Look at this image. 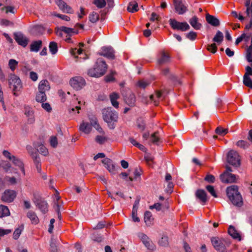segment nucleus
I'll list each match as a JSON object with an SVG mask.
<instances>
[{
    "label": "nucleus",
    "mask_w": 252,
    "mask_h": 252,
    "mask_svg": "<svg viewBox=\"0 0 252 252\" xmlns=\"http://www.w3.org/2000/svg\"><path fill=\"white\" fill-rule=\"evenodd\" d=\"M107 67L105 61L102 58H98L96 60L94 67L88 70V74L91 77H101L106 72Z\"/></svg>",
    "instance_id": "obj_1"
},
{
    "label": "nucleus",
    "mask_w": 252,
    "mask_h": 252,
    "mask_svg": "<svg viewBox=\"0 0 252 252\" xmlns=\"http://www.w3.org/2000/svg\"><path fill=\"white\" fill-rule=\"evenodd\" d=\"M228 197L232 203L236 206L241 207L243 205L242 197L238 191V188L237 186H231L226 189Z\"/></svg>",
    "instance_id": "obj_2"
},
{
    "label": "nucleus",
    "mask_w": 252,
    "mask_h": 252,
    "mask_svg": "<svg viewBox=\"0 0 252 252\" xmlns=\"http://www.w3.org/2000/svg\"><path fill=\"white\" fill-rule=\"evenodd\" d=\"M103 118L110 129H114L115 127V125L118 119L116 111H104Z\"/></svg>",
    "instance_id": "obj_3"
},
{
    "label": "nucleus",
    "mask_w": 252,
    "mask_h": 252,
    "mask_svg": "<svg viewBox=\"0 0 252 252\" xmlns=\"http://www.w3.org/2000/svg\"><path fill=\"white\" fill-rule=\"evenodd\" d=\"M227 161L234 166H239L241 164V159L238 153L233 150H230L227 154Z\"/></svg>",
    "instance_id": "obj_4"
},
{
    "label": "nucleus",
    "mask_w": 252,
    "mask_h": 252,
    "mask_svg": "<svg viewBox=\"0 0 252 252\" xmlns=\"http://www.w3.org/2000/svg\"><path fill=\"white\" fill-rule=\"evenodd\" d=\"M8 81L10 87L12 88L14 94L16 95V92L19 91L22 87L21 80L16 75L11 74L9 76Z\"/></svg>",
    "instance_id": "obj_5"
},
{
    "label": "nucleus",
    "mask_w": 252,
    "mask_h": 252,
    "mask_svg": "<svg viewBox=\"0 0 252 252\" xmlns=\"http://www.w3.org/2000/svg\"><path fill=\"white\" fill-rule=\"evenodd\" d=\"M169 22L170 25L174 30L184 32L190 29L189 25L187 22H179L174 19H170Z\"/></svg>",
    "instance_id": "obj_6"
},
{
    "label": "nucleus",
    "mask_w": 252,
    "mask_h": 252,
    "mask_svg": "<svg viewBox=\"0 0 252 252\" xmlns=\"http://www.w3.org/2000/svg\"><path fill=\"white\" fill-rule=\"evenodd\" d=\"M137 236L148 250L154 251L156 249L155 245L147 235L143 233L139 232L137 234Z\"/></svg>",
    "instance_id": "obj_7"
},
{
    "label": "nucleus",
    "mask_w": 252,
    "mask_h": 252,
    "mask_svg": "<svg viewBox=\"0 0 252 252\" xmlns=\"http://www.w3.org/2000/svg\"><path fill=\"white\" fill-rule=\"evenodd\" d=\"M71 86L76 90H80L86 85L85 79L80 76H76L70 80Z\"/></svg>",
    "instance_id": "obj_8"
},
{
    "label": "nucleus",
    "mask_w": 252,
    "mask_h": 252,
    "mask_svg": "<svg viewBox=\"0 0 252 252\" xmlns=\"http://www.w3.org/2000/svg\"><path fill=\"white\" fill-rule=\"evenodd\" d=\"M114 53V50L112 47H102L101 51L98 53V54L109 59L113 60L115 57Z\"/></svg>",
    "instance_id": "obj_9"
},
{
    "label": "nucleus",
    "mask_w": 252,
    "mask_h": 252,
    "mask_svg": "<svg viewBox=\"0 0 252 252\" xmlns=\"http://www.w3.org/2000/svg\"><path fill=\"white\" fill-rule=\"evenodd\" d=\"M223 241V240H220L218 238L216 237H213L211 239V242L214 248L220 252H224L226 250V248Z\"/></svg>",
    "instance_id": "obj_10"
},
{
    "label": "nucleus",
    "mask_w": 252,
    "mask_h": 252,
    "mask_svg": "<svg viewBox=\"0 0 252 252\" xmlns=\"http://www.w3.org/2000/svg\"><path fill=\"white\" fill-rule=\"evenodd\" d=\"M16 196V193L14 190H6L2 195L1 200L6 202H12Z\"/></svg>",
    "instance_id": "obj_11"
},
{
    "label": "nucleus",
    "mask_w": 252,
    "mask_h": 252,
    "mask_svg": "<svg viewBox=\"0 0 252 252\" xmlns=\"http://www.w3.org/2000/svg\"><path fill=\"white\" fill-rule=\"evenodd\" d=\"M174 5L176 12L180 15L184 14L188 10L187 6L182 0H174Z\"/></svg>",
    "instance_id": "obj_12"
},
{
    "label": "nucleus",
    "mask_w": 252,
    "mask_h": 252,
    "mask_svg": "<svg viewBox=\"0 0 252 252\" xmlns=\"http://www.w3.org/2000/svg\"><path fill=\"white\" fill-rule=\"evenodd\" d=\"M34 202L36 206L43 214L48 212L49 205L46 201L41 199H37L34 201Z\"/></svg>",
    "instance_id": "obj_13"
},
{
    "label": "nucleus",
    "mask_w": 252,
    "mask_h": 252,
    "mask_svg": "<svg viewBox=\"0 0 252 252\" xmlns=\"http://www.w3.org/2000/svg\"><path fill=\"white\" fill-rule=\"evenodd\" d=\"M14 38L19 45L24 47L27 45L28 39L21 32H15L14 33Z\"/></svg>",
    "instance_id": "obj_14"
},
{
    "label": "nucleus",
    "mask_w": 252,
    "mask_h": 252,
    "mask_svg": "<svg viewBox=\"0 0 252 252\" xmlns=\"http://www.w3.org/2000/svg\"><path fill=\"white\" fill-rule=\"evenodd\" d=\"M220 179L223 183H231L236 182V177L231 173H223L220 175Z\"/></svg>",
    "instance_id": "obj_15"
},
{
    "label": "nucleus",
    "mask_w": 252,
    "mask_h": 252,
    "mask_svg": "<svg viewBox=\"0 0 252 252\" xmlns=\"http://www.w3.org/2000/svg\"><path fill=\"white\" fill-rule=\"evenodd\" d=\"M105 168L112 174H116V167L113 161L109 158H105L102 161Z\"/></svg>",
    "instance_id": "obj_16"
},
{
    "label": "nucleus",
    "mask_w": 252,
    "mask_h": 252,
    "mask_svg": "<svg viewBox=\"0 0 252 252\" xmlns=\"http://www.w3.org/2000/svg\"><path fill=\"white\" fill-rule=\"evenodd\" d=\"M55 2L63 12L67 13H72L73 12L71 7L68 5L63 0H55Z\"/></svg>",
    "instance_id": "obj_17"
},
{
    "label": "nucleus",
    "mask_w": 252,
    "mask_h": 252,
    "mask_svg": "<svg viewBox=\"0 0 252 252\" xmlns=\"http://www.w3.org/2000/svg\"><path fill=\"white\" fill-rule=\"evenodd\" d=\"M163 98V95L159 91H157L155 94L150 96L149 101L153 103L155 106H158L160 100Z\"/></svg>",
    "instance_id": "obj_18"
},
{
    "label": "nucleus",
    "mask_w": 252,
    "mask_h": 252,
    "mask_svg": "<svg viewBox=\"0 0 252 252\" xmlns=\"http://www.w3.org/2000/svg\"><path fill=\"white\" fill-rule=\"evenodd\" d=\"M89 120L91 123L90 125L92 126H93L98 132L100 133H103L104 132L102 128L98 123L97 119L95 116L89 115Z\"/></svg>",
    "instance_id": "obj_19"
},
{
    "label": "nucleus",
    "mask_w": 252,
    "mask_h": 252,
    "mask_svg": "<svg viewBox=\"0 0 252 252\" xmlns=\"http://www.w3.org/2000/svg\"><path fill=\"white\" fill-rule=\"evenodd\" d=\"M33 146L41 155L46 156L48 155V151L45 146L41 142H34Z\"/></svg>",
    "instance_id": "obj_20"
},
{
    "label": "nucleus",
    "mask_w": 252,
    "mask_h": 252,
    "mask_svg": "<svg viewBox=\"0 0 252 252\" xmlns=\"http://www.w3.org/2000/svg\"><path fill=\"white\" fill-rule=\"evenodd\" d=\"M50 83L47 80H42L38 84V91L45 93L50 89Z\"/></svg>",
    "instance_id": "obj_21"
},
{
    "label": "nucleus",
    "mask_w": 252,
    "mask_h": 252,
    "mask_svg": "<svg viewBox=\"0 0 252 252\" xmlns=\"http://www.w3.org/2000/svg\"><path fill=\"white\" fill-rule=\"evenodd\" d=\"M206 20L209 24L214 27H218L220 24V21L218 18L208 13L206 15Z\"/></svg>",
    "instance_id": "obj_22"
},
{
    "label": "nucleus",
    "mask_w": 252,
    "mask_h": 252,
    "mask_svg": "<svg viewBox=\"0 0 252 252\" xmlns=\"http://www.w3.org/2000/svg\"><path fill=\"white\" fill-rule=\"evenodd\" d=\"M195 195L201 203L204 205L207 201V196L205 191L203 189H198L195 192Z\"/></svg>",
    "instance_id": "obj_23"
},
{
    "label": "nucleus",
    "mask_w": 252,
    "mask_h": 252,
    "mask_svg": "<svg viewBox=\"0 0 252 252\" xmlns=\"http://www.w3.org/2000/svg\"><path fill=\"white\" fill-rule=\"evenodd\" d=\"M79 129L85 134H89L92 130V126L89 123L83 121L80 125Z\"/></svg>",
    "instance_id": "obj_24"
},
{
    "label": "nucleus",
    "mask_w": 252,
    "mask_h": 252,
    "mask_svg": "<svg viewBox=\"0 0 252 252\" xmlns=\"http://www.w3.org/2000/svg\"><path fill=\"white\" fill-rule=\"evenodd\" d=\"M12 158V159L11 160L12 161L13 163L15 166H16L18 167H19V169L22 171L23 174L24 175H25V169H24V164H23V162L22 161V160L20 159L16 158L15 156H14Z\"/></svg>",
    "instance_id": "obj_25"
},
{
    "label": "nucleus",
    "mask_w": 252,
    "mask_h": 252,
    "mask_svg": "<svg viewBox=\"0 0 252 252\" xmlns=\"http://www.w3.org/2000/svg\"><path fill=\"white\" fill-rule=\"evenodd\" d=\"M190 25L196 30H199L201 27V24L198 22V18L196 16H193L189 20Z\"/></svg>",
    "instance_id": "obj_26"
},
{
    "label": "nucleus",
    "mask_w": 252,
    "mask_h": 252,
    "mask_svg": "<svg viewBox=\"0 0 252 252\" xmlns=\"http://www.w3.org/2000/svg\"><path fill=\"white\" fill-rule=\"evenodd\" d=\"M228 232L234 239H238L239 241L241 240V238L240 234L236 230L234 227L230 226L228 230Z\"/></svg>",
    "instance_id": "obj_27"
},
{
    "label": "nucleus",
    "mask_w": 252,
    "mask_h": 252,
    "mask_svg": "<svg viewBox=\"0 0 252 252\" xmlns=\"http://www.w3.org/2000/svg\"><path fill=\"white\" fill-rule=\"evenodd\" d=\"M119 98V95L118 94L114 92L110 94V99L112 103V105L116 109L119 107V102L117 101V99Z\"/></svg>",
    "instance_id": "obj_28"
},
{
    "label": "nucleus",
    "mask_w": 252,
    "mask_h": 252,
    "mask_svg": "<svg viewBox=\"0 0 252 252\" xmlns=\"http://www.w3.org/2000/svg\"><path fill=\"white\" fill-rule=\"evenodd\" d=\"M126 103L130 106H133L135 102V97L134 94L129 92L125 98Z\"/></svg>",
    "instance_id": "obj_29"
},
{
    "label": "nucleus",
    "mask_w": 252,
    "mask_h": 252,
    "mask_svg": "<svg viewBox=\"0 0 252 252\" xmlns=\"http://www.w3.org/2000/svg\"><path fill=\"white\" fill-rule=\"evenodd\" d=\"M42 42L41 40L33 41L30 45V50L32 52H38L41 47Z\"/></svg>",
    "instance_id": "obj_30"
},
{
    "label": "nucleus",
    "mask_w": 252,
    "mask_h": 252,
    "mask_svg": "<svg viewBox=\"0 0 252 252\" xmlns=\"http://www.w3.org/2000/svg\"><path fill=\"white\" fill-rule=\"evenodd\" d=\"M144 219L145 223L149 226L152 225L154 220L152 213L148 211L145 212Z\"/></svg>",
    "instance_id": "obj_31"
},
{
    "label": "nucleus",
    "mask_w": 252,
    "mask_h": 252,
    "mask_svg": "<svg viewBox=\"0 0 252 252\" xmlns=\"http://www.w3.org/2000/svg\"><path fill=\"white\" fill-rule=\"evenodd\" d=\"M170 57L165 52L161 53L160 57L158 60V63L159 64H162L168 63L169 61Z\"/></svg>",
    "instance_id": "obj_32"
},
{
    "label": "nucleus",
    "mask_w": 252,
    "mask_h": 252,
    "mask_svg": "<svg viewBox=\"0 0 252 252\" xmlns=\"http://www.w3.org/2000/svg\"><path fill=\"white\" fill-rule=\"evenodd\" d=\"M27 216L30 219L32 224H36L38 223L39 219L34 212L32 211H29L27 213Z\"/></svg>",
    "instance_id": "obj_33"
},
{
    "label": "nucleus",
    "mask_w": 252,
    "mask_h": 252,
    "mask_svg": "<svg viewBox=\"0 0 252 252\" xmlns=\"http://www.w3.org/2000/svg\"><path fill=\"white\" fill-rule=\"evenodd\" d=\"M127 10L128 12L134 13L138 10V3L136 1H131L129 3Z\"/></svg>",
    "instance_id": "obj_34"
},
{
    "label": "nucleus",
    "mask_w": 252,
    "mask_h": 252,
    "mask_svg": "<svg viewBox=\"0 0 252 252\" xmlns=\"http://www.w3.org/2000/svg\"><path fill=\"white\" fill-rule=\"evenodd\" d=\"M60 30L62 32H63L70 35L72 34H77L78 32V31L75 29L68 28L64 26L61 27L60 28Z\"/></svg>",
    "instance_id": "obj_35"
},
{
    "label": "nucleus",
    "mask_w": 252,
    "mask_h": 252,
    "mask_svg": "<svg viewBox=\"0 0 252 252\" xmlns=\"http://www.w3.org/2000/svg\"><path fill=\"white\" fill-rule=\"evenodd\" d=\"M10 214L8 207L4 205H0V218L7 216Z\"/></svg>",
    "instance_id": "obj_36"
},
{
    "label": "nucleus",
    "mask_w": 252,
    "mask_h": 252,
    "mask_svg": "<svg viewBox=\"0 0 252 252\" xmlns=\"http://www.w3.org/2000/svg\"><path fill=\"white\" fill-rule=\"evenodd\" d=\"M49 51L52 55L56 54L58 51V45L56 42L52 41L50 43L49 46Z\"/></svg>",
    "instance_id": "obj_37"
},
{
    "label": "nucleus",
    "mask_w": 252,
    "mask_h": 252,
    "mask_svg": "<svg viewBox=\"0 0 252 252\" xmlns=\"http://www.w3.org/2000/svg\"><path fill=\"white\" fill-rule=\"evenodd\" d=\"M136 126L138 129L142 131L145 128V122L142 118H139L137 119L136 122Z\"/></svg>",
    "instance_id": "obj_38"
},
{
    "label": "nucleus",
    "mask_w": 252,
    "mask_h": 252,
    "mask_svg": "<svg viewBox=\"0 0 252 252\" xmlns=\"http://www.w3.org/2000/svg\"><path fill=\"white\" fill-rule=\"evenodd\" d=\"M223 39V33L220 32V31H218L214 38H213V41L214 42H216L219 43H221Z\"/></svg>",
    "instance_id": "obj_39"
},
{
    "label": "nucleus",
    "mask_w": 252,
    "mask_h": 252,
    "mask_svg": "<svg viewBox=\"0 0 252 252\" xmlns=\"http://www.w3.org/2000/svg\"><path fill=\"white\" fill-rule=\"evenodd\" d=\"M24 229V225H21L20 226H19L18 228H17L15 231L13 232V238L15 240H17L19 238V236H20L22 232L23 231Z\"/></svg>",
    "instance_id": "obj_40"
},
{
    "label": "nucleus",
    "mask_w": 252,
    "mask_h": 252,
    "mask_svg": "<svg viewBox=\"0 0 252 252\" xmlns=\"http://www.w3.org/2000/svg\"><path fill=\"white\" fill-rule=\"evenodd\" d=\"M150 141L153 143L158 145L160 142V139L158 136V133L156 132L151 135L150 137Z\"/></svg>",
    "instance_id": "obj_41"
},
{
    "label": "nucleus",
    "mask_w": 252,
    "mask_h": 252,
    "mask_svg": "<svg viewBox=\"0 0 252 252\" xmlns=\"http://www.w3.org/2000/svg\"><path fill=\"white\" fill-rule=\"evenodd\" d=\"M47 99L46 94L44 92H39L36 95V100L38 102H44Z\"/></svg>",
    "instance_id": "obj_42"
},
{
    "label": "nucleus",
    "mask_w": 252,
    "mask_h": 252,
    "mask_svg": "<svg viewBox=\"0 0 252 252\" xmlns=\"http://www.w3.org/2000/svg\"><path fill=\"white\" fill-rule=\"evenodd\" d=\"M99 18V16L98 13L95 12H92L89 16V20L92 23H95L97 21H98Z\"/></svg>",
    "instance_id": "obj_43"
},
{
    "label": "nucleus",
    "mask_w": 252,
    "mask_h": 252,
    "mask_svg": "<svg viewBox=\"0 0 252 252\" xmlns=\"http://www.w3.org/2000/svg\"><path fill=\"white\" fill-rule=\"evenodd\" d=\"M168 243V238L165 235L162 236L158 241L159 245L162 247H167Z\"/></svg>",
    "instance_id": "obj_44"
},
{
    "label": "nucleus",
    "mask_w": 252,
    "mask_h": 252,
    "mask_svg": "<svg viewBox=\"0 0 252 252\" xmlns=\"http://www.w3.org/2000/svg\"><path fill=\"white\" fill-rule=\"evenodd\" d=\"M236 145L240 148L246 149L249 148L250 144L246 141L241 140L237 142Z\"/></svg>",
    "instance_id": "obj_45"
},
{
    "label": "nucleus",
    "mask_w": 252,
    "mask_h": 252,
    "mask_svg": "<svg viewBox=\"0 0 252 252\" xmlns=\"http://www.w3.org/2000/svg\"><path fill=\"white\" fill-rule=\"evenodd\" d=\"M93 3L99 8H103L106 5L105 0H94Z\"/></svg>",
    "instance_id": "obj_46"
},
{
    "label": "nucleus",
    "mask_w": 252,
    "mask_h": 252,
    "mask_svg": "<svg viewBox=\"0 0 252 252\" xmlns=\"http://www.w3.org/2000/svg\"><path fill=\"white\" fill-rule=\"evenodd\" d=\"M18 62L14 59H10L8 62V66L12 71H14L18 65Z\"/></svg>",
    "instance_id": "obj_47"
},
{
    "label": "nucleus",
    "mask_w": 252,
    "mask_h": 252,
    "mask_svg": "<svg viewBox=\"0 0 252 252\" xmlns=\"http://www.w3.org/2000/svg\"><path fill=\"white\" fill-rule=\"evenodd\" d=\"M215 132L217 134L220 135H224L228 132V129L227 128H223L221 126H218L215 130Z\"/></svg>",
    "instance_id": "obj_48"
},
{
    "label": "nucleus",
    "mask_w": 252,
    "mask_h": 252,
    "mask_svg": "<svg viewBox=\"0 0 252 252\" xmlns=\"http://www.w3.org/2000/svg\"><path fill=\"white\" fill-rule=\"evenodd\" d=\"M243 84L250 88L252 87V80L249 76H243Z\"/></svg>",
    "instance_id": "obj_49"
},
{
    "label": "nucleus",
    "mask_w": 252,
    "mask_h": 252,
    "mask_svg": "<svg viewBox=\"0 0 252 252\" xmlns=\"http://www.w3.org/2000/svg\"><path fill=\"white\" fill-rule=\"evenodd\" d=\"M25 114L28 118V121L29 123H32L34 122L33 111H26Z\"/></svg>",
    "instance_id": "obj_50"
},
{
    "label": "nucleus",
    "mask_w": 252,
    "mask_h": 252,
    "mask_svg": "<svg viewBox=\"0 0 252 252\" xmlns=\"http://www.w3.org/2000/svg\"><path fill=\"white\" fill-rule=\"evenodd\" d=\"M207 49L212 53H215L217 50V47L216 43H214L208 45Z\"/></svg>",
    "instance_id": "obj_51"
},
{
    "label": "nucleus",
    "mask_w": 252,
    "mask_h": 252,
    "mask_svg": "<svg viewBox=\"0 0 252 252\" xmlns=\"http://www.w3.org/2000/svg\"><path fill=\"white\" fill-rule=\"evenodd\" d=\"M26 150H27L28 153L32 156H36L37 153L36 151H34L31 145H27L26 146Z\"/></svg>",
    "instance_id": "obj_52"
},
{
    "label": "nucleus",
    "mask_w": 252,
    "mask_h": 252,
    "mask_svg": "<svg viewBox=\"0 0 252 252\" xmlns=\"http://www.w3.org/2000/svg\"><path fill=\"white\" fill-rule=\"evenodd\" d=\"M53 15L56 17H59L61 19L64 20L65 21H69L70 20V18L68 16L65 15H62L60 14H57L56 12H54Z\"/></svg>",
    "instance_id": "obj_53"
},
{
    "label": "nucleus",
    "mask_w": 252,
    "mask_h": 252,
    "mask_svg": "<svg viewBox=\"0 0 252 252\" xmlns=\"http://www.w3.org/2000/svg\"><path fill=\"white\" fill-rule=\"evenodd\" d=\"M197 36L196 33L194 32H190L186 34V37L190 40H194Z\"/></svg>",
    "instance_id": "obj_54"
},
{
    "label": "nucleus",
    "mask_w": 252,
    "mask_h": 252,
    "mask_svg": "<svg viewBox=\"0 0 252 252\" xmlns=\"http://www.w3.org/2000/svg\"><path fill=\"white\" fill-rule=\"evenodd\" d=\"M204 180L209 183H213L215 181V178L212 175L207 174L205 177Z\"/></svg>",
    "instance_id": "obj_55"
},
{
    "label": "nucleus",
    "mask_w": 252,
    "mask_h": 252,
    "mask_svg": "<svg viewBox=\"0 0 252 252\" xmlns=\"http://www.w3.org/2000/svg\"><path fill=\"white\" fill-rule=\"evenodd\" d=\"M247 60L249 62H252V48L250 47L247 51Z\"/></svg>",
    "instance_id": "obj_56"
},
{
    "label": "nucleus",
    "mask_w": 252,
    "mask_h": 252,
    "mask_svg": "<svg viewBox=\"0 0 252 252\" xmlns=\"http://www.w3.org/2000/svg\"><path fill=\"white\" fill-rule=\"evenodd\" d=\"M206 188L212 196H213L215 197H217V195L215 192L214 187L212 186H207Z\"/></svg>",
    "instance_id": "obj_57"
},
{
    "label": "nucleus",
    "mask_w": 252,
    "mask_h": 252,
    "mask_svg": "<svg viewBox=\"0 0 252 252\" xmlns=\"http://www.w3.org/2000/svg\"><path fill=\"white\" fill-rule=\"evenodd\" d=\"M50 250L51 252H57V248L56 245L55 240L52 238L51 242H50Z\"/></svg>",
    "instance_id": "obj_58"
},
{
    "label": "nucleus",
    "mask_w": 252,
    "mask_h": 252,
    "mask_svg": "<svg viewBox=\"0 0 252 252\" xmlns=\"http://www.w3.org/2000/svg\"><path fill=\"white\" fill-rule=\"evenodd\" d=\"M95 140L99 144H102L106 141V138L104 136L98 135L96 137Z\"/></svg>",
    "instance_id": "obj_59"
},
{
    "label": "nucleus",
    "mask_w": 252,
    "mask_h": 252,
    "mask_svg": "<svg viewBox=\"0 0 252 252\" xmlns=\"http://www.w3.org/2000/svg\"><path fill=\"white\" fill-rule=\"evenodd\" d=\"M4 9L6 10V11H5L6 13H8L9 12L11 13L12 14L15 13L14 8V7H13V6H5V7L2 8L1 10H3Z\"/></svg>",
    "instance_id": "obj_60"
},
{
    "label": "nucleus",
    "mask_w": 252,
    "mask_h": 252,
    "mask_svg": "<svg viewBox=\"0 0 252 252\" xmlns=\"http://www.w3.org/2000/svg\"><path fill=\"white\" fill-rule=\"evenodd\" d=\"M149 84V83L144 80H140L137 83L138 86L143 89L145 88Z\"/></svg>",
    "instance_id": "obj_61"
},
{
    "label": "nucleus",
    "mask_w": 252,
    "mask_h": 252,
    "mask_svg": "<svg viewBox=\"0 0 252 252\" xmlns=\"http://www.w3.org/2000/svg\"><path fill=\"white\" fill-rule=\"evenodd\" d=\"M30 78L33 81H36L38 79L37 74L33 71H31L30 73Z\"/></svg>",
    "instance_id": "obj_62"
},
{
    "label": "nucleus",
    "mask_w": 252,
    "mask_h": 252,
    "mask_svg": "<svg viewBox=\"0 0 252 252\" xmlns=\"http://www.w3.org/2000/svg\"><path fill=\"white\" fill-rule=\"evenodd\" d=\"M50 144L54 148H55L57 147V146L58 145V141H57V139L56 137H52L51 138Z\"/></svg>",
    "instance_id": "obj_63"
},
{
    "label": "nucleus",
    "mask_w": 252,
    "mask_h": 252,
    "mask_svg": "<svg viewBox=\"0 0 252 252\" xmlns=\"http://www.w3.org/2000/svg\"><path fill=\"white\" fill-rule=\"evenodd\" d=\"M244 76H252V68L250 66L246 67V73Z\"/></svg>",
    "instance_id": "obj_64"
}]
</instances>
